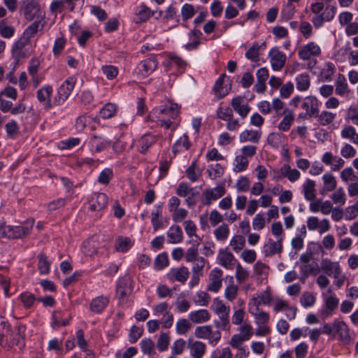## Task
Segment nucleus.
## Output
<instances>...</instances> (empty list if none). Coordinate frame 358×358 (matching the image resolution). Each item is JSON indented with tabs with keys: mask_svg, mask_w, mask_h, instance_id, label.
<instances>
[{
	"mask_svg": "<svg viewBox=\"0 0 358 358\" xmlns=\"http://www.w3.org/2000/svg\"><path fill=\"white\" fill-rule=\"evenodd\" d=\"M178 115V106L176 103L168 101L164 105L154 108L149 114L148 118L157 122L166 129L175 130L177 124L173 122Z\"/></svg>",
	"mask_w": 358,
	"mask_h": 358,
	"instance_id": "f257e3e1",
	"label": "nucleus"
},
{
	"mask_svg": "<svg viewBox=\"0 0 358 358\" xmlns=\"http://www.w3.org/2000/svg\"><path fill=\"white\" fill-rule=\"evenodd\" d=\"M194 336L199 339L207 340L212 346L216 345L221 339V333L214 330L211 325L199 326L195 328Z\"/></svg>",
	"mask_w": 358,
	"mask_h": 358,
	"instance_id": "f03ea898",
	"label": "nucleus"
},
{
	"mask_svg": "<svg viewBox=\"0 0 358 358\" xmlns=\"http://www.w3.org/2000/svg\"><path fill=\"white\" fill-rule=\"evenodd\" d=\"M76 83V80L75 78H68L57 90V94L54 99L53 103L56 106L62 105L70 96Z\"/></svg>",
	"mask_w": 358,
	"mask_h": 358,
	"instance_id": "7ed1b4c3",
	"label": "nucleus"
},
{
	"mask_svg": "<svg viewBox=\"0 0 358 358\" xmlns=\"http://www.w3.org/2000/svg\"><path fill=\"white\" fill-rule=\"evenodd\" d=\"M89 144L90 150L94 154L106 150L111 145L112 141L103 134H94L90 138Z\"/></svg>",
	"mask_w": 358,
	"mask_h": 358,
	"instance_id": "20e7f679",
	"label": "nucleus"
},
{
	"mask_svg": "<svg viewBox=\"0 0 358 358\" xmlns=\"http://www.w3.org/2000/svg\"><path fill=\"white\" fill-rule=\"evenodd\" d=\"M321 52V48L317 44L314 42H309L299 48L298 55L301 60L306 61L319 57Z\"/></svg>",
	"mask_w": 358,
	"mask_h": 358,
	"instance_id": "39448f33",
	"label": "nucleus"
},
{
	"mask_svg": "<svg viewBox=\"0 0 358 358\" xmlns=\"http://www.w3.org/2000/svg\"><path fill=\"white\" fill-rule=\"evenodd\" d=\"M29 43V41L22 36L13 43L11 54L16 63L28 56L26 46Z\"/></svg>",
	"mask_w": 358,
	"mask_h": 358,
	"instance_id": "423d86ee",
	"label": "nucleus"
},
{
	"mask_svg": "<svg viewBox=\"0 0 358 358\" xmlns=\"http://www.w3.org/2000/svg\"><path fill=\"white\" fill-rule=\"evenodd\" d=\"M217 262L226 269L231 270L237 264L234 255L227 249H220L217 257Z\"/></svg>",
	"mask_w": 358,
	"mask_h": 358,
	"instance_id": "0eeeda50",
	"label": "nucleus"
},
{
	"mask_svg": "<svg viewBox=\"0 0 358 358\" xmlns=\"http://www.w3.org/2000/svg\"><path fill=\"white\" fill-rule=\"evenodd\" d=\"M301 108L306 111V115L309 117L318 116L319 101L315 96H308L303 99Z\"/></svg>",
	"mask_w": 358,
	"mask_h": 358,
	"instance_id": "6e6552de",
	"label": "nucleus"
},
{
	"mask_svg": "<svg viewBox=\"0 0 358 358\" xmlns=\"http://www.w3.org/2000/svg\"><path fill=\"white\" fill-rule=\"evenodd\" d=\"M223 271L219 268H214L209 273V282L207 289L217 293L222 286Z\"/></svg>",
	"mask_w": 358,
	"mask_h": 358,
	"instance_id": "1a4fd4ad",
	"label": "nucleus"
},
{
	"mask_svg": "<svg viewBox=\"0 0 358 358\" xmlns=\"http://www.w3.org/2000/svg\"><path fill=\"white\" fill-rule=\"evenodd\" d=\"M52 91V86L45 85L40 88L36 92L37 99L45 110H50L52 105H55L51 101Z\"/></svg>",
	"mask_w": 358,
	"mask_h": 358,
	"instance_id": "9d476101",
	"label": "nucleus"
},
{
	"mask_svg": "<svg viewBox=\"0 0 358 358\" xmlns=\"http://www.w3.org/2000/svg\"><path fill=\"white\" fill-rule=\"evenodd\" d=\"M307 227L310 231L317 230L320 234H324L328 231L330 228V223L329 220L323 219L320 220L316 216L309 217L306 222Z\"/></svg>",
	"mask_w": 358,
	"mask_h": 358,
	"instance_id": "9b49d317",
	"label": "nucleus"
},
{
	"mask_svg": "<svg viewBox=\"0 0 358 358\" xmlns=\"http://www.w3.org/2000/svg\"><path fill=\"white\" fill-rule=\"evenodd\" d=\"M25 327L23 325H17L15 327L14 332L12 331L11 340L8 338L5 340L8 343V347L15 346L17 349H22L24 346V333Z\"/></svg>",
	"mask_w": 358,
	"mask_h": 358,
	"instance_id": "f8f14e48",
	"label": "nucleus"
},
{
	"mask_svg": "<svg viewBox=\"0 0 358 358\" xmlns=\"http://www.w3.org/2000/svg\"><path fill=\"white\" fill-rule=\"evenodd\" d=\"M22 9L25 19L28 21L33 20L41 13L39 4L36 0L24 1Z\"/></svg>",
	"mask_w": 358,
	"mask_h": 358,
	"instance_id": "ddd939ff",
	"label": "nucleus"
},
{
	"mask_svg": "<svg viewBox=\"0 0 358 358\" xmlns=\"http://www.w3.org/2000/svg\"><path fill=\"white\" fill-rule=\"evenodd\" d=\"M268 58L272 69L274 71H280L285 66L287 57L278 48H273L268 52Z\"/></svg>",
	"mask_w": 358,
	"mask_h": 358,
	"instance_id": "4468645a",
	"label": "nucleus"
},
{
	"mask_svg": "<svg viewBox=\"0 0 358 358\" xmlns=\"http://www.w3.org/2000/svg\"><path fill=\"white\" fill-rule=\"evenodd\" d=\"M322 297L324 299L325 308L324 314L326 316H329L338 308L339 299L336 294L332 292L331 289H329L327 293H322Z\"/></svg>",
	"mask_w": 358,
	"mask_h": 358,
	"instance_id": "2eb2a0df",
	"label": "nucleus"
},
{
	"mask_svg": "<svg viewBox=\"0 0 358 358\" xmlns=\"http://www.w3.org/2000/svg\"><path fill=\"white\" fill-rule=\"evenodd\" d=\"M282 237L277 241L268 238L263 247V252L266 257H271L274 255H280L282 251Z\"/></svg>",
	"mask_w": 358,
	"mask_h": 358,
	"instance_id": "dca6fc26",
	"label": "nucleus"
},
{
	"mask_svg": "<svg viewBox=\"0 0 358 358\" xmlns=\"http://www.w3.org/2000/svg\"><path fill=\"white\" fill-rule=\"evenodd\" d=\"M226 193V189L223 185H218L214 188H208L203 191L204 203L210 205L213 201L223 196Z\"/></svg>",
	"mask_w": 358,
	"mask_h": 358,
	"instance_id": "f3484780",
	"label": "nucleus"
},
{
	"mask_svg": "<svg viewBox=\"0 0 358 358\" xmlns=\"http://www.w3.org/2000/svg\"><path fill=\"white\" fill-rule=\"evenodd\" d=\"M320 268L327 275L334 278H337L338 274L342 273L339 263L338 262H332L327 258L322 259Z\"/></svg>",
	"mask_w": 358,
	"mask_h": 358,
	"instance_id": "a211bd4d",
	"label": "nucleus"
},
{
	"mask_svg": "<svg viewBox=\"0 0 358 358\" xmlns=\"http://www.w3.org/2000/svg\"><path fill=\"white\" fill-rule=\"evenodd\" d=\"M231 106L241 118L245 119L250 113L251 108L245 102L243 97L238 96L231 101Z\"/></svg>",
	"mask_w": 358,
	"mask_h": 358,
	"instance_id": "6ab92c4d",
	"label": "nucleus"
},
{
	"mask_svg": "<svg viewBox=\"0 0 358 358\" xmlns=\"http://www.w3.org/2000/svg\"><path fill=\"white\" fill-rule=\"evenodd\" d=\"M34 224V219H28L21 225L12 226L13 238H22L27 236L31 230Z\"/></svg>",
	"mask_w": 358,
	"mask_h": 358,
	"instance_id": "aec40b11",
	"label": "nucleus"
},
{
	"mask_svg": "<svg viewBox=\"0 0 358 358\" xmlns=\"http://www.w3.org/2000/svg\"><path fill=\"white\" fill-rule=\"evenodd\" d=\"M131 279L125 276L120 279L117 287V295L122 301H125L127 296L131 293Z\"/></svg>",
	"mask_w": 358,
	"mask_h": 358,
	"instance_id": "412c9836",
	"label": "nucleus"
},
{
	"mask_svg": "<svg viewBox=\"0 0 358 358\" xmlns=\"http://www.w3.org/2000/svg\"><path fill=\"white\" fill-rule=\"evenodd\" d=\"M189 275V270L185 266L171 268L167 273L168 279L171 281H178L185 283Z\"/></svg>",
	"mask_w": 358,
	"mask_h": 358,
	"instance_id": "4be33fe9",
	"label": "nucleus"
},
{
	"mask_svg": "<svg viewBox=\"0 0 358 358\" xmlns=\"http://www.w3.org/2000/svg\"><path fill=\"white\" fill-rule=\"evenodd\" d=\"M322 186L320 190L321 194L324 195L334 191L337 185L336 177L330 172H326L322 177Z\"/></svg>",
	"mask_w": 358,
	"mask_h": 358,
	"instance_id": "5701e85b",
	"label": "nucleus"
},
{
	"mask_svg": "<svg viewBox=\"0 0 358 358\" xmlns=\"http://www.w3.org/2000/svg\"><path fill=\"white\" fill-rule=\"evenodd\" d=\"M158 62L155 57H150L142 61L138 66L139 73L144 77L148 76L157 67Z\"/></svg>",
	"mask_w": 358,
	"mask_h": 358,
	"instance_id": "b1692460",
	"label": "nucleus"
},
{
	"mask_svg": "<svg viewBox=\"0 0 358 358\" xmlns=\"http://www.w3.org/2000/svg\"><path fill=\"white\" fill-rule=\"evenodd\" d=\"M283 115L284 116L278 123L277 128L280 131L286 132L290 129L294 122V113L292 110L285 109Z\"/></svg>",
	"mask_w": 358,
	"mask_h": 358,
	"instance_id": "393cba45",
	"label": "nucleus"
},
{
	"mask_svg": "<svg viewBox=\"0 0 358 358\" xmlns=\"http://www.w3.org/2000/svg\"><path fill=\"white\" fill-rule=\"evenodd\" d=\"M108 202V197L103 193L94 194L90 200V209L99 211L104 208Z\"/></svg>",
	"mask_w": 358,
	"mask_h": 358,
	"instance_id": "a878e982",
	"label": "nucleus"
},
{
	"mask_svg": "<svg viewBox=\"0 0 358 358\" xmlns=\"http://www.w3.org/2000/svg\"><path fill=\"white\" fill-rule=\"evenodd\" d=\"M261 137V130L245 129L240 134L239 140L241 143L251 142L258 143Z\"/></svg>",
	"mask_w": 358,
	"mask_h": 358,
	"instance_id": "bb28decb",
	"label": "nucleus"
},
{
	"mask_svg": "<svg viewBox=\"0 0 358 358\" xmlns=\"http://www.w3.org/2000/svg\"><path fill=\"white\" fill-rule=\"evenodd\" d=\"M188 348L192 358H202L206 352V345L199 341L189 343Z\"/></svg>",
	"mask_w": 358,
	"mask_h": 358,
	"instance_id": "cd10ccee",
	"label": "nucleus"
},
{
	"mask_svg": "<svg viewBox=\"0 0 358 358\" xmlns=\"http://www.w3.org/2000/svg\"><path fill=\"white\" fill-rule=\"evenodd\" d=\"M334 329L338 334L339 338L344 343L348 344L350 342L351 337L348 325L343 321L336 322L334 324Z\"/></svg>",
	"mask_w": 358,
	"mask_h": 358,
	"instance_id": "c85d7f7f",
	"label": "nucleus"
},
{
	"mask_svg": "<svg viewBox=\"0 0 358 358\" xmlns=\"http://www.w3.org/2000/svg\"><path fill=\"white\" fill-rule=\"evenodd\" d=\"M315 182L311 179H307L302 185V192L304 198L307 201H313L316 197Z\"/></svg>",
	"mask_w": 358,
	"mask_h": 358,
	"instance_id": "c756f323",
	"label": "nucleus"
},
{
	"mask_svg": "<svg viewBox=\"0 0 358 358\" xmlns=\"http://www.w3.org/2000/svg\"><path fill=\"white\" fill-rule=\"evenodd\" d=\"M169 243L177 244L182 242L183 234L181 228L178 225H172L167 231Z\"/></svg>",
	"mask_w": 358,
	"mask_h": 358,
	"instance_id": "7c9ffc66",
	"label": "nucleus"
},
{
	"mask_svg": "<svg viewBox=\"0 0 358 358\" xmlns=\"http://www.w3.org/2000/svg\"><path fill=\"white\" fill-rule=\"evenodd\" d=\"M189 318L194 323H203L210 320V314L206 309H200L190 312L189 314Z\"/></svg>",
	"mask_w": 358,
	"mask_h": 358,
	"instance_id": "2f4dec72",
	"label": "nucleus"
},
{
	"mask_svg": "<svg viewBox=\"0 0 358 358\" xmlns=\"http://www.w3.org/2000/svg\"><path fill=\"white\" fill-rule=\"evenodd\" d=\"M44 23L41 20H36L32 22L23 32L22 37L27 39L30 42V39L38 31L43 30Z\"/></svg>",
	"mask_w": 358,
	"mask_h": 358,
	"instance_id": "473e14b6",
	"label": "nucleus"
},
{
	"mask_svg": "<svg viewBox=\"0 0 358 358\" xmlns=\"http://www.w3.org/2000/svg\"><path fill=\"white\" fill-rule=\"evenodd\" d=\"M108 297L100 296L94 299L90 303V310L95 313H101L108 304Z\"/></svg>",
	"mask_w": 358,
	"mask_h": 358,
	"instance_id": "72a5a7b5",
	"label": "nucleus"
},
{
	"mask_svg": "<svg viewBox=\"0 0 358 358\" xmlns=\"http://www.w3.org/2000/svg\"><path fill=\"white\" fill-rule=\"evenodd\" d=\"M335 85L336 94L338 96H346L350 92L346 79L342 74H338Z\"/></svg>",
	"mask_w": 358,
	"mask_h": 358,
	"instance_id": "f704fd0d",
	"label": "nucleus"
},
{
	"mask_svg": "<svg viewBox=\"0 0 358 358\" xmlns=\"http://www.w3.org/2000/svg\"><path fill=\"white\" fill-rule=\"evenodd\" d=\"M280 173L282 177L287 178L292 182L301 177L300 172L296 169H292L288 164L283 165L280 169Z\"/></svg>",
	"mask_w": 358,
	"mask_h": 358,
	"instance_id": "c9c22d12",
	"label": "nucleus"
},
{
	"mask_svg": "<svg viewBox=\"0 0 358 358\" xmlns=\"http://www.w3.org/2000/svg\"><path fill=\"white\" fill-rule=\"evenodd\" d=\"M249 311L255 317L256 324H266L269 321L268 313L259 310L258 308L250 307Z\"/></svg>",
	"mask_w": 358,
	"mask_h": 358,
	"instance_id": "e433bc0d",
	"label": "nucleus"
},
{
	"mask_svg": "<svg viewBox=\"0 0 358 358\" xmlns=\"http://www.w3.org/2000/svg\"><path fill=\"white\" fill-rule=\"evenodd\" d=\"M343 138L349 140L354 144L358 145V134L354 127L351 125L345 126L341 131Z\"/></svg>",
	"mask_w": 358,
	"mask_h": 358,
	"instance_id": "4c0bfd02",
	"label": "nucleus"
},
{
	"mask_svg": "<svg viewBox=\"0 0 358 358\" xmlns=\"http://www.w3.org/2000/svg\"><path fill=\"white\" fill-rule=\"evenodd\" d=\"M336 71L335 65L331 62L325 63L320 73V79L322 82H329L332 80V76Z\"/></svg>",
	"mask_w": 358,
	"mask_h": 358,
	"instance_id": "58836bf2",
	"label": "nucleus"
},
{
	"mask_svg": "<svg viewBox=\"0 0 358 358\" xmlns=\"http://www.w3.org/2000/svg\"><path fill=\"white\" fill-rule=\"evenodd\" d=\"M202 33L199 30H192L189 34V40L191 42L185 45V48L187 50H193L198 48L200 44V38Z\"/></svg>",
	"mask_w": 358,
	"mask_h": 358,
	"instance_id": "ea45409f",
	"label": "nucleus"
},
{
	"mask_svg": "<svg viewBox=\"0 0 358 358\" xmlns=\"http://www.w3.org/2000/svg\"><path fill=\"white\" fill-rule=\"evenodd\" d=\"M157 139V136L152 134H145L142 136L139 141V152L143 154L145 153L148 149L156 143Z\"/></svg>",
	"mask_w": 358,
	"mask_h": 358,
	"instance_id": "a19ab883",
	"label": "nucleus"
},
{
	"mask_svg": "<svg viewBox=\"0 0 358 358\" xmlns=\"http://www.w3.org/2000/svg\"><path fill=\"white\" fill-rule=\"evenodd\" d=\"M296 87L299 91H307L310 86V78L306 73L298 75L295 78Z\"/></svg>",
	"mask_w": 358,
	"mask_h": 358,
	"instance_id": "79ce46f5",
	"label": "nucleus"
},
{
	"mask_svg": "<svg viewBox=\"0 0 358 358\" xmlns=\"http://www.w3.org/2000/svg\"><path fill=\"white\" fill-rule=\"evenodd\" d=\"M271 301V295L268 292L264 291L252 299V302L249 303L250 307L254 306L258 308L261 305L268 304Z\"/></svg>",
	"mask_w": 358,
	"mask_h": 358,
	"instance_id": "37998d69",
	"label": "nucleus"
},
{
	"mask_svg": "<svg viewBox=\"0 0 358 358\" xmlns=\"http://www.w3.org/2000/svg\"><path fill=\"white\" fill-rule=\"evenodd\" d=\"M8 337L11 340L12 331L10 325L4 317H0V343H3Z\"/></svg>",
	"mask_w": 358,
	"mask_h": 358,
	"instance_id": "c03bdc74",
	"label": "nucleus"
},
{
	"mask_svg": "<svg viewBox=\"0 0 358 358\" xmlns=\"http://www.w3.org/2000/svg\"><path fill=\"white\" fill-rule=\"evenodd\" d=\"M230 229L228 224L223 223L218 226L214 231L213 235L218 241H225L229 236Z\"/></svg>",
	"mask_w": 358,
	"mask_h": 358,
	"instance_id": "a18cd8bd",
	"label": "nucleus"
},
{
	"mask_svg": "<svg viewBox=\"0 0 358 358\" xmlns=\"http://www.w3.org/2000/svg\"><path fill=\"white\" fill-rule=\"evenodd\" d=\"M332 202L336 205L343 206L346 203V194L344 189L341 187L336 189L330 196Z\"/></svg>",
	"mask_w": 358,
	"mask_h": 358,
	"instance_id": "49530a36",
	"label": "nucleus"
},
{
	"mask_svg": "<svg viewBox=\"0 0 358 358\" xmlns=\"http://www.w3.org/2000/svg\"><path fill=\"white\" fill-rule=\"evenodd\" d=\"M234 266L236 268L235 278L236 282L239 284L245 282L249 278V271L243 267L239 262H237Z\"/></svg>",
	"mask_w": 358,
	"mask_h": 358,
	"instance_id": "de8ad7c7",
	"label": "nucleus"
},
{
	"mask_svg": "<svg viewBox=\"0 0 358 358\" xmlns=\"http://www.w3.org/2000/svg\"><path fill=\"white\" fill-rule=\"evenodd\" d=\"M191 145L188 136L186 134L182 135L173 145V152L174 154L180 152L183 150H188Z\"/></svg>",
	"mask_w": 358,
	"mask_h": 358,
	"instance_id": "09e8293b",
	"label": "nucleus"
},
{
	"mask_svg": "<svg viewBox=\"0 0 358 358\" xmlns=\"http://www.w3.org/2000/svg\"><path fill=\"white\" fill-rule=\"evenodd\" d=\"M249 164V161L245 157L241 156V155H237L233 163V170L235 173H241L245 171Z\"/></svg>",
	"mask_w": 358,
	"mask_h": 358,
	"instance_id": "8fccbe9b",
	"label": "nucleus"
},
{
	"mask_svg": "<svg viewBox=\"0 0 358 358\" xmlns=\"http://www.w3.org/2000/svg\"><path fill=\"white\" fill-rule=\"evenodd\" d=\"M340 177L344 182H358V173H355L352 167L344 169L340 173Z\"/></svg>",
	"mask_w": 358,
	"mask_h": 358,
	"instance_id": "3c124183",
	"label": "nucleus"
},
{
	"mask_svg": "<svg viewBox=\"0 0 358 358\" xmlns=\"http://www.w3.org/2000/svg\"><path fill=\"white\" fill-rule=\"evenodd\" d=\"M224 77V75L220 76L217 80L213 87L215 94L218 99H221L228 94V88L227 87H224L223 85Z\"/></svg>",
	"mask_w": 358,
	"mask_h": 358,
	"instance_id": "603ef678",
	"label": "nucleus"
},
{
	"mask_svg": "<svg viewBox=\"0 0 358 358\" xmlns=\"http://www.w3.org/2000/svg\"><path fill=\"white\" fill-rule=\"evenodd\" d=\"M238 286L235 285L231 278L229 284L224 289V297L229 301H234L238 295Z\"/></svg>",
	"mask_w": 358,
	"mask_h": 358,
	"instance_id": "864d4df0",
	"label": "nucleus"
},
{
	"mask_svg": "<svg viewBox=\"0 0 358 358\" xmlns=\"http://www.w3.org/2000/svg\"><path fill=\"white\" fill-rule=\"evenodd\" d=\"M133 245L131 239L127 237H118L115 241V249L118 252H125Z\"/></svg>",
	"mask_w": 358,
	"mask_h": 358,
	"instance_id": "5fc2aeb1",
	"label": "nucleus"
},
{
	"mask_svg": "<svg viewBox=\"0 0 358 358\" xmlns=\"http://www.w3.org/2000/svg\"><path fill=\"white\" fill-rule=\"evenodd\" d=\"M15 32L13 26L9 25L5 20L0 21V36L4 38H12Z\"/></svg>",
	"mask_w": 358,
	"mask_h": 358,
	"instance_id": "6e6d98bb",
	"label": "nucleus"
},
{
	"mask_svg": "<svg viewBox=\"0 0 358 358\" xmlns=\"http://www.w3.org/2000/svg\"><path fill=\"white\" fill-rule=\"evenodd\" d=\"M245 245V239L241 235H236L232 237L229 242V245L231 247L232 250L238 253L241 251Z\"/></svg>",
	"mask_w": 358,
	"mask_h": 358,
	"instance_id": "4d7b16f0",
	"label": "nucleus"
},
{
	"mask_svg": "<svg viewBox=\"0 0 358 358\" xmlns=\"http://www.w3.org/2000/svg\"><path fill=\"white\" fill-rule=\"evenodd\" d=\"M255 274L260 279H264L267 277L269 271V267L264 263L258 261L253 266Z\"/></svg>",
	"mask_w": 358,
	"mask_h": 358,
	"instance_id": "13d9d810",
	"label": "nucleus"
},
{
	"mask_svg": "<svg viewBox=\"0 0 358 358\" xmlns=\"http://www.w3.org/2000/svg\"><path fill=\"white\" fill-rule=\"evenodd\" d=\"M186 174L189 180L196 182L201 176V171L196 166V161L187 169Z\"/></svg>",
	"mask_w": 358,
	"mask_h": 358,
	"instance_id": "bf43d9fd",
	"label": "nucleus"
},
{
	"mask_svg": "<svg viewBox=\"0 0 358 358\" xmlns=\"http://www.w3.org/2000/svg\"><path fill=\"white\" fill-rule=\"evenodd\" d=\"M97 241L94 238L83 243V251L86 255L92 256L97 252Z\"/></svg>",
	"mask_w": 358,
	"mask_h": 358,
	"instance_id": "052dcab7",
	"label": "nucleus"
},
{
	"mask_svg": "<svg viewBox=\"0 0 358 358\" xmlns=\"http://www.w3.org/2000/svg\"><path fill=\"white\" fill-rule=\"evenodd\" d=\"M117 112V106L112 103H106L100 110V116L103 118H111Z\"/></svg>",
	"mask_w": 358,
	"mask_h": 358,
	"instance_id": "680f3d73",
	"label": "nucleus"
},
{
	"mask_svg": "<svg viewBox=\"0 0 358 358\" xmlns=\"http://www.w3.org/2000/svg\"><path fill=\"white\" fill-rule=\"evenodd\" d=\"M190 308L189 302L185 298V294L181 293L176 301V308L179 313H185Z\"/></svg>",
	"mask_w": 358,
	"mask_h": 358,
	"instance_id": "e2e57ef3",
	"label": "nucleus"
},
{
	"mask_svg": "<svg viewBox=\"0 0 358 358\" xmlns=\"http://www.w3.org/2000/svg\"><path fill=\"white\" fill-rule=\"evenodd\" d=\"M315 117L318 118V122L320 124L326 126L334 120L336 113H333L327 110H323L320 114L318 113V116H316Z\"/></svg>",
	"mask_w": 358,
	"mask_h": 358,
	"instance_id": "0e129e2a",
	"label": "nucleus"
},
{
	"mask_svg": "<svg viewBox=\"0 0 358 358\" xmlns=\"http://www.w3.org/2000/svg\"><path fill=\"white\" fill-rule=\"evenodd\" d=\"M191 327L192 324L190 322L185 318L178 320L176 324V332L180 335H184L187 334Z\"/></svg>",
	"mask_w": 358,
	"mask_h": 358,
	"instance_id": "69168bd1",
	"label": "nucleus"
},
{
	"mask_svg": "<svg viewBox=\"0 0 358 358\" xmlns=\"http://www.w3.org/2000/svg\"><path fill=\"white\" fill-rule=\"evenodd\" d=\"M283 135L280 132H272L267 136V143L274 148H278L282 143Z\"/></svg>",
	"mask_w": 358,
	"mask_h": 358,
	"instance_id": "338daca9",
	"label": "nucleus"
},
{
	"mask_svg": "<svg viewBox=\"0 0 358 358\" xmlns=\"http://www.w3.org/2000/svg\"><path fill=\"white\" fill-rule=\"evenodd\" d=\"M233 354L229 347L217 349L211 354L210 358H232Z\"/></svg>",
	"mask_w": 358,
	"mask_h": 358,
	"instance_id": "774afa93",
	"label": "nucleus"
}]
</instances>
